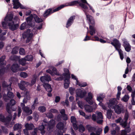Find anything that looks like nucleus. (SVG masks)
Segmentation results:
<instances>
[{"mask_svg":"<svg viewBox=\"0 0 135 135\" xmlns=\"http://www.w3.org/2000/svg\"><path fill=\"white\" fill-rule=\"evenodd\" d=\"M113 42L110 43L113 46H114L116 50L117 51L119 54L120 59L122 60L124 58L123 52L120 49L121 47V44L118 40L116 38H114Z\"/></svg>","mask_w":135,"mask_h":135,"instance_id":"nucleus-1","label":"nucleus"},{"mask_svg":"<svg viewBox=\"0 0 135 135\" xmlns=\"http://www.w3.org/2000/svg\"><path fill=\"white\" fill-rule=\"evenodd\" d=\"M65 6L64 5L62 4L54 9L53 10H52V8H50L46 10L44 12V14H43V16L44 17L46 18L51 14L59 11L64 7Z\"/></svg>","mask_w":135,"mask_h":135,"instance_id":"nucleus-2","label":"nucleus"},{"mask_svg":"<svg viewBox=\"0 0 135 135\" xmlns=\"http://www.w3.org/2000/svg\"><path fill=\"white\" fill-rule=\"evenodd\" d=\"M9 114L8 116L6 118L4 115L1 114L0 115V121L4 122L5 125L7 127L9 126L12 117V115L11 113Z\"/></svg>","mask_w":135,"mask_h":135,"instance_id":"nucleus-3","label":"nucleus"},{"mask_svg":"<svg viewBox=\"0 0 135 135\" xmlns=\"http://www.w3.org/2000/svg\"><path fill=\"white\" fill-rule=\"evenodd\" d=\"M20 65L17 63L13 64L11 67V70L13 73H16L18 71H23L27 69V68L22 67L20 68Z\"/></svg>","mask_w":135,"mask_h":135,"instance_id":"nucleus-4","label":"nucleus"},{"mask_svg":"<svg viewBox=\"0 0 135 135\" xmlns=\"http://www.w3.org/2000/svg\"><path fill=\"white\" fill-rule=\"evenodd\" d=\"M13 15L12 14H10L7 15L5 17L4 20L5 21H3L2 22V25L3 27L5 28L7 26V24L9 23L10 21H11L13 19Z\"/></svg>","mask_w":135,"mask_h":135,"instance_id":"nucleus-5","label":"nucleus"},{"mask_svg":"<svg viewBox=\"0 0 135 135\" xmlns=\"http://www.w3.org/2000/svg\"><path fill=\"white\" fill-rule=\"evenodd\" d=\"M5 65H3L0 67V75L3 74L5 72H8L10 71L11 69V65H7L6 67H5Z\"/></svg>","mask_w":135,"mask_h":135,"instance_id":"nucleus-6","label":"nucleus"},{"mask_svg":"<svg viewBox=\"0 0 135 135\" xmlns=\"http://www.w3.org/2000/svg\"><path fill=\"white\" fill-rule=\"evenodd\" d=\"M113 109H114L115 112L118 114H119L122 112L123 113L124 112L123 106L121 104L117 105Z\"/></svg>","mask_w":135,"mask_h":135,"instance_id":"nucleus-7","label":"nucleus"},{"mask_svg":"<svg viewBox=\"0 0 135 135\" xmlns=\"http://www.w3.org/2000/svg\"><path fill=\"white\" fill-rule=\"evenodd\" d=\"M8 24L9 29L12 31L16 30L18 28L19 25L17 23L15 24L14 22L12 20Z\"/></svg>","mask_w":135,"mask_h":135,"instance_id":"nucleus-8","label":"nucleus"},{"mask_svg":"<svg viewBox=\"0 0 135 135\" xmlns=\"http://www.w3.org/2000/svg\"><path fill=\"white\" fill-rule=\"evenodd\" d=\"M13 8L16 9L20 7L21 8L24 9L25 8L19 2V0H13Z\"/></svg>","mask_w":135,"mask_h":135,"instance_id":"nucleus-9","label":"nucleus"},{"mask_svg":"<svg viewBox=\"0 0 135 135\" xmlns=\"http://www.w3.org/2000/svg\"><path fill=\"white\" fill-rule=\"evenodd\" d=\"M14 94L13 93L9 91H8L7 95H4L3 98L4 100L6 102H8V100L12 99L14 97Z\"/></svg>","mask_w":135,"mask_h":135,"instance_id":"nucleus-10","label":"nucleus"},{"mask_svg":"<svg viewBox=\"0 0 135 135\" xmlns=\"http://www.w3.org/2000/svg\"><path fill=\"white\" fill-rule=\"evenodd\" d=\"M118 103V102L116 98H111L109 100L108 106L110 108L113 109L117 105Z\"/></svg>","mask_w":135,"mask_h":135,"instance_id":"nucleus-11","label":"nucleus"},{"mask_svg":"<svg viewBox=\"0 0 135 135\" xmlns=\"http://www.w3.org/2000/svg\"><path fill=\"white\" fill-rule=\"evenodd\" d=\"M16 103V101L13 99H11L10 102L8 103L6 105V110L8 113H11V111L10 110L11 105H14Z\"/></svg>","mask_w":135,"mask_h":135,"instance_id":"nucleus-12","label":"nucleus"},{"mask_svg":"<svg viewBox=\"0 0 135 135\" xmlns=\"http://www.w3.org/2000/svg\"><path fill=\"white\" fill-rule=\"evenodd\" d=\"M40 79L41 82L43 83H48L51 80L50 75H45L44 76H41Z\"/></svg>","mask_w":135,"mask_h":135,"instance_id":"nucleus-13","label":"nucleus"},{"mask_svg":"<svg viewBox=\"0 0 135 135\" xmlns=\"http://www.w3.org/2000/svg\"><path fill=\"white\" fill-rule=\"evenodd\" d=\"M76 95L78 97L82 98L84 97L86 94V91H83L80 89H78L76 90Z\"/></svg>","mask_w":135,"mask_h":135,"instance_id":"nucleus-14","label":"nucleus"},{"mask_svg":"<svg viewBox=\"0 0 135 135\" xmlns=\"http://www.w3.org/2000/svg\"><path fill=\"white\" fill-rule=\"evenodd\" d=\"M33 34L31 32V30L28 29L27 30L23 33L22 35V37L23 38H26L27 37L32 38Z\"/></svg>","mask_w":135,"mask_h":135,"instance_id":"nucleus-15","label":"nucleus"},{"mask_svg":"<svg viewBox=\"0 0 135 135\" xmlns=\"http://www.w3.org/2000/svg\"><path fill=\"white\" fill-rule=\"evenodd\" d=\"M75 18V16H73L70 17L68 19L66 23V27L68 28L73 24Z\"/></svg>","mask_w":135,"mask_h":135,"instance_id":"nucleus-16","label":"nucleus"},{"mask_svg":"<svg viewBox=\"0 0 135 135\" xmlns=\"http://www.w3.org/2000/svg\"><path fill=\"white\" fill-rule=\"evenodd\" d=\"M64 73L62 75L64 76V78L70 79L71 78L69 70L68 68H64Z\"/></svg>","mask_w":135,"mask_h":135,"instance_id":"nucleus-17","label":"nucleus"},{"mask_svg":"<svg viewBox=\"0 0 135 135\" xmlns=\"http://www.w3.org/2000/svg\"><path fill=\"white\" fill-rule=\"evenodd\" d=\"M26 82L22 80L20 83L18 84V85L20 89L22 90L26 91L27 90L25 87V85L26 84Z\"/></svg>","mask_w":135,"mask_h":135,"instance_id":"nucleus-18","label":"nucleus"},{"mask_svg":"<svg viewBox=\"0 0 135 135\" xmlns=\"http://www.w3.org/2000/svg\"><path fill=\"white\" fill-rule=\"evenodd\" d=\"M130 126L129 125L127 127L125 128L124 130H123L122 131L120 135H127V133H129L131 131V129L130 128Z\"/></svg>","mask_w":135,"mask_h":135,"instance_id":"nucleus-19","label":"nucleus"},{"mask_svg":"<svg viewBox=\"0 0 135 135\" xmlns=\"http://www.w3.org/2000/svg\"><path fill=\"white\" fill-rule=\"evenodd\" d=\"M33 16L32 15H31L29 16L26 18V21L27 24L29 26H32V21L33 18Z\"/></svg>","mask_w":135,"mask_h":135,"instance_id":"nucleus-20","label":"nucleus"},{"mask_svg":"<svg viewBox=\"0 0 135 135\" xmlns=\"http://www.w3.org/2000/svg\"><path fill=\"white\" fill-rule=\"evenodd\" d=\"M43 86L48 92H51L52 90L51 85L48 84H45L43 85Z\"/></svg>","mask_w":135,"mask_h":135,"instance_id":"nucleus-21","label":"nucleus"},{"mask_svg":"<svg viewBox=\"0 0 135 135\" xmlns=\"http://www.w3.org/2000/svg\"><path fill=\"white\" fill-rule=\"evenodd\" d=\"M55 124V121L53 119H51L49 123H48V124L46 125L47 128H49V129L53 128Z\"/></svg>","mask_w":135,"mask_h":135,"instance_id":"nucleus-22","label":"nucleus"},{"mask_svg":"<svg viewBox=\"0 0 135 135\" xmlns=\"http://www.w3.org/2000/svg\"><path fill=\"white\" fill-rule=\"evenodd\" d=\"M47 124V121H46L45 119L44 120L43 122L42 123L41 125L39 126L38 128H37L40 131L44 130L45 129V127L46 126V125L48 124Z\"/></svg>","mask_w":135,"mask_h":135,"instance_id":"nucleus-23","label":"nucleus"},{"mask_svg":"<svg viewBox=\"0 0 135 135\" xmlns=\"http://www.w3.org/2000/svg\"><path fill=\"white\" fill-rule=\"evenodd\" d=\"M6 56L4 55L0 58V67L3 65H6V61L4 60L6 58Z\"/></svg>","mask_w":135,"mask_h":135,"instance_id":"nucleus-24","label":"nucleus"},{"mask_svg":"<svg viewBox=\"0 0 135 135\" xmlns=\"http://www.w3.org/2000/svg\"><path fill=\"white\" fill-rule=\"evenodd\" d=\"M84 108L86 111L88 112H92L93 110V108L91 106L88 105L84 106Z\"/></svg>","mask_w":135,"mask_h":135,"instance_id":"nucleus-25","label":"nucleus"},{"mask_svg":"<svg viewBox=\"0 0 135 135\" xmlns=\"http://www.w3.org/2000/svg\"><path fill=\"white\" fill-rule=\"evenodd\" d=\"M25 126V128L28 130H31L34 127L33 124H29L28 123H26Z\"/></svg>","mask_w":135,"mask_h":135,"instance_id":"nucleus-26","label":"nucleus"},{"mask_svg":"<svg viewBox=\"0 0 135 135\" xmlns=\"http://www.w3.org/2000/svg\"><path fill=\"white\" fill-rule=\"evenodd\" d=\"M70 79L64 78V87L65 89L68 88L69 86L70 83Z\"/></svg>","mask_w":135,"mask_h":135,"instance_id":"nucleus-27","label":"nucleus"},{"mask_svg":"<svg viewBox=\"0 0 135 135\" xmlns=\"http://www.w3.org/2000/svg\"><path fill=\"white\" fill-rule=\"evenodd\" d=\"M83 11L84 12L86 16L87 19L89 21V22H90L92 20L94 19V18L91 16L90 15L87 14V13L85 10H83Z\"/></svg>","mask_w":135,"mask_h":135,"instance_id":"nucleus-28","label":"nucleus"},{"mask_svg":"<svg viewBox=\"0 0 135 135\" xmlns=\"http://www.w3.org/2000/svg\"><path fill=\"white\" fill-rule=\"evenodd\" d=\"M20 56H17L16 55H12L10 57V59L12 61H19L20 58Z\"/></svg>","mask_w":135,"mask_h":135,"instance_id":"nucleus-29","label":"nucleus"},{"mask_svg":"<svg viewBox=\"0 0 135 135\" xmlns=\"http://www.w3.org/2000/svg\"><path fill=\"white\" fill-rule=\"evenodd\" d=\"M86 128L89 132H95L96 129V128L92 127L89 125H86Z\"/></svg>","mask_w":135,"mask_h":135,"instance_id":"nucleus-30","label":"nucleus"},{"mask_svg":"<svg viewBox=\"0 0 135 135\" xmlns=\"http://www.w3.org/2000/svg\"><path fill=\"white\" fill-rule=\"evenodd\" d=\"M22 128V125L21 124L17 123L15 124L13 127L14 131L20 130Z\"/></svg>","mask_w":135,"mask_h":135,"instance_id":"nucleus-31","label":"nucleus"},{"mask_svg":"<svg viewBox=\"0 0 135 135\" xmlns=\"http://www.w3.org/2000/svg\"><path fill=\"white\" fill-rule=\"evenodd\" d=\"M23 111L28 114H31L32 113V110L30 109L28 107L26 106L23 109Z\"/></svg>","mask_w":135,"mask_h":135,"instance_id":"nucleus-32","label":"nucleus"},{"mask_svg":"<svg viewBox=\"0 0 135 135\" xmlns=\"http://www.w3.org/2000/svg\"><path fill=\"white\" fill-rule=\"evenodd\" d=\"M120 128L118 126L115 127V129H113V131H112L111 134L113 135H115V134H118L119 132Z\"/></svg>","mask_w":135,"mask_h":135,"instance_id":"nucleus-33","label":"nucleus"},{"mask_svg":"<svg viewBox=\"0 0 135 135\" xmlns=\"http://www.w3.org/2000/svg\"><path fill=\"white\" fill-rule=\"evenodd\" d=\"M64 123L60 122L57 123L56 125V127L59 130H63L64 129Z\"/></svg>","mask_w":135,"mask_h":135,"instance_id":"nucleus-34","label":"nucleus"},{"mask_svg":"<svg viewBox=\"0 0 135 135\" xmlns=\"http://www.w3.org/2000/svg\"><path fill=\"white\" fill-rule=\"evenodd\" d=\"M89 29H90L89 33L92 36L94 34L96 33V29L94 27H89Z\"/></svg>","mask_w":135,"mask_h":135,"instance_id":"nucleus-35","label":"nucleus"},{"mask_svg":"<svg viewBox=\"0 0 135 135\" xmlns=\"http://www.w3.org/2000/svg\"><path fill=\"white\" fill-rule=\"evenodd\" d=\"M34 18L35 22L36 23H40L43 21L42 19L38 17L36 15H34Z\"/></svg>","mask_w":135,"mask_h":135,"instance_id":"nucleus-36","label":"nucleus"},{"mask_svg":"<svg viewBox=\"0 0 135 135\" xmlns=\"http://www.w3.org/2000/svg\"><path fill=\"white\" fill-rule=\"evenodd\" d=\"M18 50L19 47H15L12 49L11 52V54L13 55L17 54L18 53Z\"/></svg>","mask_w":135,"mask_h":135,"instance_id":"nucleus-37","label":"nucleus"},{"mask_svg":"<svg viewBox=\"0 0 135 135\" xmlns=\"http://www.w3.org/2000/svg\"><path fill=\"white\" fill-rule=\"evenodd\" d=\"M79 4V2L78 1H74L69 3L68 6H76L78 4Z\"/></svg>","mask_w":135,"mask_h":135,"instance_id":"nucleus-38","label":"nucleus"},{"mask_svg":"<svg viewBox=\"0 0 135 135\" xmlns=\"http://www.w3.org/2000/svg\"><path fill=\"white\" fill-rule=\"evenodd\" d=\"M112 115V111L110 109H108L107 110V117L108 119H110Z\"/></svg>","mask_w":135,"mask_h":135,"instance_id":"nucleus-39","label":"nucleus"},{"mask_svg":"<svg viewBox=\"0 0 135 135\" xmlns=\"http://www.w3.org/2000/svg\"><path fill=\"white\" fill-rule=\"evenodd\" d=\"M26 60L25 58H22L21 59H19V64L22 65H25L26 64Z\"/></svg>","mask_w":135,"mask_h":135,"instance_id":"nucleus-40","label":"nucleus"},{"mask_svg":"<svg viewBox=\"0 0 135 135\" xmlns=\"http://www.w3.org/2000/svg\"><path fill=\"white\" fill-rule=\"evenodd\" d=\"M79 4L80 6L81 7L84 9H83V10H85L87 13L88 11H87V10L88 8V7L85 4L82 3H79Z\"/></svg>","mask_w":135,"mask_h":135,"instance_id":"nucleus-41","label":"nucleus"},{"mask_svg":"<svg viewBox=\"0 0 135 135\" xmlns=\"http://www.w3.org/2000/svg\"><path fill=\"white\" fill-rule=\"evenodd\" d=\"M38 110L40 112L43 113L46 111V108L44 106H41L39 107Z\"/></svg>","mask_w":135,"mask_h":135,"instance_id":"nucleus-42","label":"nucleus"},{"mask_svg":"<svg viewBox=\"0 0 135 135\" xmlns=\"http://www.w3.org/2000/svg\"><path fill=\"white\" fill-rule=\"evenodd\" d=\"M11 84H10L9 85H6V84H3V86L4 87H6L7 88V90L8 91H9L11 90L12 89L11 87Z\"/></svg>","mask_w":135,"mask_h":135,"instance_id":"nucleus-43","label":"nucleus"},{"mask_svg":"<svg viewBox=\"0 0 135 135\" xmlns=\"http://www.w3.org/2000/svg\"><path fill=\"white\" fill-rule=\"evenodd\" d=\"M127 121L125 120L124 121L122 120L120 123V125L124 128L126 127L127 125Z\"/></svg>","mask_w":135,"mask_h":135,"instance_id":"nucleus-44","label":"nucleus"},{"mask_svg":"<svg viewBox=\"0 0 135 135\" xmlns=\"http://www.w3.org/2000/svg\"><path fill=\"white\" fill-rule=\"evenodd\" d=\"M97 120L100 119H103V118L102 114L101 112H98L96 116Z\"/></svg>","mask_w":135,"mask_h":135,"instance_id":"nucleus-45","label":"nucleus"},{"mask_svg":"<svg viewBox=\"0 0 135 135\" xmlns=\"http://www.w3.org/2000/svg\"><path fill=\"white\" fill-rule=\"evenodd\" d=\"M79 131L81 132H83L85 130V128L81 124H80L78 126Z\"/></svg>","mask_w":135,"mask_h":135,"instance_id":"nucleus-46","label":"nucleus"},{"mask_svg":"<svg viewBox=\"0 0 135 135\" xmlns=\"http://www.w3.org/2000/svg\"><path fill=\"white\" fill-rule=\"evenodd\" d=\"M129 98V97L128 95H125L122 99L121 100L125 102H127Z\"/></svg>","mask_w":135,"mask_h":135,"instance_id":"nucleus-47","label":"nucleus"},{"mask_svg":"<svg viewBox=\"0 0 135 135\" xmlns=\"http://www.w3.org/2000/svg\"><path fill=\"white\" fill-rule=\"evenodd\" d=\"M25 58L26 61H31L33 59V56L31 55L26 56Z\"/></svg>","mask_w":135,"mask_h":135,"instance_id":"nucleus-48","label":"nucleus"},{"mask_svg":"<svg viewBox=\"0 0 135 135\" xmlns=\"http://www.w3.org/2000/svg\"><path fill=\"white\" fill-rule=\"evenodd\" d=\"M103 129L102 128H99L96 131L97 135H100L102 133Z\"/></svg>","mask_w":135,"mask_h":135,"instance_id":"nucleus-49","label":"nucleus"},{"mask_svg":"<svg viewBox=\"0 0 135 135\" xmlns=\"http://www.w3.org/2000/svg\"><path fill=\"white\" fill-rule=\"evenodd\" d=\"M20 76L21 77L25 78L28 76V75L26 72H22L20 73Z\"/></svg>","mask_w":135,"mask_h":135,"instance_id":"nucleus-50","label":"nucleus"},{"mask_svg":"<svg viewBox=\"0 0 135 135\" xmlns=\"http://www.w3.org/2000/svg\"><path fill=\"white\" fill-rule=\"evenodd\" d=\"M27 24L26 22L22 23L21 25L20 29L21 30H23L26 28Z\"/></svg>","mask_w":135,"mask_h":135,"instance_id":"nucleus-51","label":"nucleus"},{"mask_svg":"<svg viewBox=\"0 0 135 135\" xmlns=\"http://www.w3.org/2000/svg\"><path fill=\"white\" fill-rule=\"evenodd\" d=\"M89 27H94L95 24V22L94 19L92 20L90 22H89Z\"/></svg>","mask_w":135,"mask_h":135,"instance_id":"nucleus-52","label":"nucleus"},{"mask_svg":"<svg viewBox=\"0 0 135 135\" xmlns=\"http://www.w3.org/2000/svg\"><path fill=\"white\" fill-rule=\"evenodd\" d=\"M70 120L71 122L73 124L76 122V118L74 116H72L71 117Z\"/></svg>","mask_w":135,"mask_h":135,"instance_id":"nucleus-53","label":"nucleus"},{"mask_svg":"<svg viewBox=\"0 0 135 135\" xmlns=\"http://www.w3.org/2000/svg\"><path fill=\"white\" fill-rule=\"evenodd\" d=\"M129 116V113L127 111L125 113L124 116V119L125 120L127 121V120Z\"/></svg>","mask_w":135,"mask_h":135,"instance_id":"nucleus-54","label":"nucleus"},{"mask_svg":"<svg viewBox=\"0 0 135 135\" xmlns=\"http://www.w3.org/2000/svg\"><path fill=\"white\" fill-rule=\"evenodd\" d=\"M33 79L31 81V83L32 85H34L36 83V78L35 76L33 75Z\"/></svg>","mask_w":135,"mask_h":135,"instance_id":"nucleus-55","label":"nucleus"},{"mask_svg":"<svg viewBox=\"0 0 135 135\" xmlns=\"http://www.w3.org/2000/svg\"><path fill=\"white\" fill-rule=\"evenodd\" d=\"M92 99H89L88 98H85L86 101L90 105H92L93 104L94 102L92 100Z\"/></svg>","mask_w":135,"mask_h":135,"instance_id":"nucleus-56","label":"nucleus"},{"mask_svg":"<svg viewBox=\"0 0 135 135\" xmlns=\"http://www.w3.org/2000/svg\"><path fill=\"white\" fill-rule=\"evenodd\" d=\"M52 72H53L56 75H61L59 74V73H58L57 72V69L56 68L54 67L52 69Z\"/></svg>","mask_w":135,"mask_h":135,"instance_id":"nucleus-57","label":"nucleus"},{"mask_svg":"<svg viewBox=\"0 0 135 135\" xmlns=\"http://www.w3.org/2000/svg\"><path fill=\"white\" fill-rule=\"evenodd\" d=\"M19 52L20 54L21 55H24L25 54L24 49L22 48L20 49Z\"/></svg>","mask_w":135,"mask_h":135,"instance_id":"nucleus-58","label":"nucleus"},{"mask_svg":"<svg viewBox=\"0 0 135 135\" xmlns=\"http://www.w3.org/2000/svg\"><path fill=\"white\" fill-rule=\"evenodd\" d=\"M17 111L18 112L17 116L18 117H19L21 116V113L22 112V110L20 107H18Z\"/></svg>","mask_w":135,"mask_h":135,"instance_id":"nucleus-59","label":"nucleus"},{"mask_svg":"<svg viewBox=\"0 0 135 135\" xmlns=\"http://www.w3.org/2000/svg\"><path fill=\"white\" fill-rule=\"evenodd\" d=\"M125 50L127 52H128L130 51L131 49V46L130 45L124 47Z\"/></svg>","mask_w":135,"mask_h":135,"instance_id":"nucleus-60","label":"nucleus"},{"mask_svg":"<svg viewBox=\"0 0 135 135\" xmlns=\"http://www.w3.org/2000/svg\"><path fill=\"white\" fill-rule=\"evenodd\" d=\"M1 128L3 132L5 133H8V129L5 127L2 126Z\"/></svg>","mask_w":135,"mask_h":135,"instance_id":"nucleus-61","label":"nucleus"},{"mask_svg":"<svg viewBox=\"0 0 135 135\" xmlns=\"http://www.w3.org/2000/svg\"><path fill=\"white\" fill-rule=\"evenodd\" d=\"M69 92L71 95L73 94L74 92L75 89L74 88L72 87H70L69 88Z\"/></svg>","mask_w":135,"mask_h":135,"instance_id":"nucleus-62","label":"nucleus"},{"mask_svg":"<svg viewBox=\"0 0 135 135\" xmlns=\"http://www.w3.org/2000/svg\"><path fill=\"white\" fill-rule=\"evenodd\" d=\"M46 116L48 118H52L54 117L53 115L51 113H47Z\"/></svg>","mask_w":135,"mask_h":135,"instance_id":"nucleus-63","label":"nucleus"},{"mask_svg":"<svg viewBox=\"0 0 135 135\" xmlns=\"http://www.w3.org/2000/svg\"><path fill=\"white\" fill-rule=\"evenodd\" d=\"M62 117L63 118V120H67L68 119V117L67 115L66 114H65L61 115Z\"/></svg>","mask_w":135,"mask_h":135,"instance_id":"nucleus-64","label":"nucleus"}]
</instances>
